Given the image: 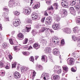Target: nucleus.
I'll use <instances>...</instances> for the list:
<instances>
[{
    "label": "nucleus",
    "instance_id": "f257e3e1",
    "mask_svg": "<svg viewBox=\"0 0 80 80\" xmlns=\"http://www.w3.org/2000/svg\"><path fill=\"white\" fill-rule=\"evenodd\" d=\"M41 78H42L44 80H47L49 79L50 77L48 74L43 73L42 74Z\"/></svg>",
    "mask_w": 80,
    "mask_h": 80
},
{
    "label": "nucleus",
    "instance_id": "f03ea898",
    "mask_svg": "<svg viewBox=\"0 0 80 80\" xmlns=\"http://www.w3.org/2000/svg\"><path fill=\"white\" fill-rule=\"evenodd\" d=\"M61 5H62V7L64 8H66L68 7V2L65 0L62 1L61 2Z\"/></svg>",
    "mask_w": 80,
    "mask_h": 80
},
{
    "label": "nucleus",
    "instance_id": "7ed1b4c3",
    "mask_svg": "<svg viewBox=\"0 0 80 80\" xmlns=\"http://www.w3.org/2000/svg\"><path fill=\"white\" fill-rule=\"evenodd\" d=\"M67 62L69 65H73V59L72 58H68L67 59Z\"/></svg>",
    "mask_w": 80,
    "mask_h": 80
},
{
    "label": "nucleus",
    "instance_id": "20e7f679",
    "mask_svg": "<svg viewBox=\"0 0 80 80\" xmlns=\"http://www.w3.org/2000/svg\"><path fill=\"white\" fill-rule=\"evenodd\" d=\"M14 20L15 21L14 22L13 25L14 26H15V27H17V26L20 24V22L18 19H14Z\"/></svg>",
    "mask_w": 80,
    "mask_h": 80
},
{
    "label": "nucleus",
    "instance_id": "39448f33",
    "mask_svg": "<svg viewBox=\"0 0 80 80\" xmlns=\"http://www.w3.org/2000/svg\"><path fill=\"white\" fill-rule=\"evenodd\" d=\"M69 10L70 13L75 16V9H74V8L73 7H70L69 8Z\"/></svg>",
    "mask_w": 80,
    "mask_h": 80
},
{
    "label": "nucleus",
    "instance_id": "423d86ee",
    "mask_svg": "<svg viewBox=\"0 0 80 80\" xmlns=\"http://www.w3.org/2000/svg\"><path fill=\"white\" fill-rule=\"evenodd\" d=\"M39 15H38V14L33 13L32 14V19L33 20H37V17Z\"/></svg>",
    "mask_w": 80,
    "mask_h": 80
},
{
    "label": "nucleus",
    "instance_id": "0eeeda50",
    "mask_svg": "<svg viewBox=\"0 0 80 80\" xmlns=\"http://www.w3.org/2000/svg\"><path fill=\"white\" fill-rule=\"evenodd\" d=\"M14 77L16 78H19L20 77V74L18 72H15L14 73Z\"/></svg>",
    "mask_w": 80,
    "mask_h": 80
},
{
    "label": "nucleus",
    "instance_id": "6e6552de",
    "mask_svg": "<svg viewBox=\"0 0 80 80\" xmlns=\"http://www.w3.org/2000/svg\"><path fill=\"white\" fill-rule=\"evenodd\" d=\"M47 20L48 21H46L45 22V23L46 25H50L51 23V21H52V19H51V18L49 17L47 18Z\"/></svg>",
    "mask_w": 80,
    "mask_h": 80
},
{
    "label": "nucleus",
    "instance_id": "1a4fd4ad",
    "mask_svg": "<svg viewBox=\"0 0 80 80\" xmlns=\"http://www.w3.org/2000/svg\"><path fill=\"white\" fill-rule=\"evenodd\" d=\"M53 54L57 56L59 55V54H60V52L58 51V50L57 48H55L53 50Z\"/></svg>",
    "mask_w": 80,
    "mask_h": 80
},
{
    "label": "nucleus",
    "instance_id": "9d476101",
    "mask_svg": "<svg viewBox=\"0 0 80 80\" xmlns=\"http://www.w3.org/2000/svg\"><path fill=\"white\" fill-rule=\"evenodd\" d=\"M79 30H80V29L78 26H76L74 27L73 29V32L75 33H78Z\"/></svg>",
    "mask_w": 80,
    "mask_h": 80
},
{
    "label": "nucleus",
    "instance_id": "9b49d317",
    "mask_svg": "<svg viewBox=\"0 0 80 80\" xmlns=\"http://www.w3.org/2000/svg\"><path fill=\"white\" fill-rule=\"evenodd\" d=\"M41 60L42 62L46 63L47 62V57L45 55H43L42 57Z\"/></svg>",
    "mask_w": 80,
    "mask_h": 80
},
{
    "label": "nucleus",
    "instance_id": "f8f14e48",
    "mask_svg": "<svg viewBox=\"0 0 80 80\" xmlns=\"http://www.w3.org/2000/svg\"><path fill=\"white\" fill-rule=\"evenodd\" d=\"M52 28L54 30H57L60 28V25L58 24H53L52 26Z\"/></svg>",
    "mask_w": 80,
    "mask_h": 80
},
{
    "label": "nucleus",
    "instance_id": "ddd939ff",
    "mask_svg": "<svg viewBox=\"0 0 80 80\" xmlns=\"http://www.w3.org/2000/svg\"><path fill=\"white\" fill-rule=\"evenodd\" d=\"M72 38L73 41L75 42H80V37H75V36H72Z\"/></svg>",
    "mask_w": 80,
    "mask_h": 80
},
{
    "label": "nucleus",
    "instance_id": "4468645a",
    "mask_svg": "<svg viewBox=\"0 0 80 80\" xmlns=\"http://www.w3.org/2000/svg\"><path fill=\"white\" fill-rule=\"evenodd\" d=\"M2 15H3L5 19L6 20H9V18L8 16V13L6 12H4Z\"/></svg>",
    "mask_w": 80,
    "mask_h": 80
},
{
    "label": "nucleus",
    "instance_id": "2eb2a0df",
    "mask_svg": "<svg viewBox=\"0 0 80 80\" xmlns=\"http://www.w3.org/2000/svg\"><path fill=\"white\" fill-rule=\"evenodd\" d=\"M51 79L52 80H59L60 76L58 75L53 76L51 77Z\"/></svg>",
    "mask_w": 80,
    "mask_h": 80
},
{
    "label": "nucleus",
    "instance_id": "dca6fc26",
    "mask_svg": "<svg viewBox=\"0 0 80 80\" xmlns=\"http://www.w3.org/2000/svg\"><path fill=\"white\" fill-rule=\"evenodd\" d=\"M64 31L65 33L68 34L70 33L72 31L71 30V29H70L69 28H65Z\"/></svg>",
    "mask_w": 80,
    "mask_h": 80
},
{
    "label": "nucleus",
    "instance_id": "f3484780",
    "mask_svg": "<svg viewBox=\"0 0 80 80\" xmlns=\"http://www.w3.org/2000/svg\"><path fill=\"white\" fill-rule=\"evenodd\" d=\"M67 10H63V13L61 15L62 17L63 18L64 17L67 16Z\"/></svg>",
    "mask_w": 80,
    "mask_h": 80
},
{
    "label": "nucleus",
    "instance_id": "a211bd4d",
    "mask_svg": "<svg viewBox=\"0 0 80 80\" xmlns=\"http://www.w3.org/2000/svg\"><path fill=\"white\" fill-rule=\"evenodd\" d=\"M45 27V25L43 24V25H41L40 24H38L37 26H36V28H41L42 27Z\"/></svg>",
    "mask_w": 80,
    "mask_h": 80
},
{
    "label": "nucleus",
    "instance_id": "6ab92c4d",
    "mask_svg": "<svg viewBox=\"0 0 80 80\" xmlns=\"http://www.w3.org/2000/svg\"><path fill=\"white\" fill-rule=\"evenodd\" d=\"M52 42L53 43H55L56 45H58L59 40L57 39H52Z\"/></svg>",
    "mask_w": 80,
    "mask_h": 80
},
{
    "label": "nucleus",
    "instance_id": "aec40b11",
    "mask_svg": "<svg viewBox=\"0 0 80 80\" xmlns=\"http://www.w3.org/2000/svg\"><path fill=\"white\" fill-rule=\"evenodd\" d=\"M51 50V48H47L45 49V52H46L47 53H50Z\"/></svg>",
    "mask_w": 80,
    "mask_h": 80
},
{
    "label": "nucleus",
    "instance_id": "412c9836",
    "mask_svg": "<svg viewBox=\"0 0 80 80\" xmlns=\"http://www.w3.org/2000/svg\"><path fill=\"white\" fill-rule=\"evenodd\" d=\"M72 55L74 57V58H75V59H77V58L78 57V54L75 52H73L72 54Z\"/></svg>",
    "mask_w": 80,
    "mask_h": 80
},
{
    "label": "nucleus",
    "instance_id": "4be33fe9",
    "mask_svg": "<svg viewBox=\"0 0 80 80\" xmlns=\"http://www.w3.org/2000/svg\"><path fill=\"white\" fill-rule=\"evenodd\" d=\"M33 47H34V48L35 49H36V50H37V49H38V48H39V46L38 44L35 43L33 45Z\"/></svg>",
    "mask_w": 80,
    "mask_h": 80
},
{
    "label": "nucleus",
    "instance_id": "5701e85b",
    "mask_svg": "<svg viewBox=\"0 0 80 80\" xmlns=\"http://www.w3.org/2000/svg\"><path fill=\"white\" fill-rule=\"evenodd\" d=\"M25 12L26 13L27 15H29L31 12V9H25Z\"/></svg>",
    "mask_w": 80,
    "mask_h": 80
},
{
    "label": "nucleus",
    "instance_id": "b1692460",
    "mask_svg": "<svg viewBox=\"0 0 80 80\" xmlns=\"http://www.w3.org/2000/svg\"><path fill=\"white\" fill-rule=\"evenodd\" d=\"M59 66H58L56 65L54 66L53 68V70L55 71V72H57L58 70L59 69Z\"/></svg>",
    "mask_w": 80,
    "mask_h": 80
},
{
    "label": "nucleus",
    "instance_id": "393cba45",
    "mask_svg": "<svg viewBox=\"0 0 80 80\" xmlns=\"http://www.w3.org/2000/svg\"><path fill=\"white\" fill-rule=\"evenodd\" d=\"M14 3H15V2H9L8 6L9 7H13L15 6Z\"/></svg>",
    "mask_w": 80,
    "mask_h": 80
},
{
    "label": "nucleus",
    "instance_id": "a878e982",
    "mask_svg": "<svg viewBox=\"0 0 80 80\" xmlns=\"http://www.w3.org/2000/svg\"><path fill=\"white\" fill-rule=\"evenodd\" d=\"M18 37L19 38H20V40H23V34L22 33L19 34Z\"/></svg>",
    "mask_w": 80,
    "mask_h": 80
},
{
    "label": "nucleus",
    "instance_id": "bb28decb",
    "mask_svg": "<svg viewBox=\"0 0 80 80\" xmlns=\"http://www.w3.org/2000/svg\"><path fill=\"white\" fill-rule=\"evenodd\" d=\"M62 68L66 72H65L66 73V72H68V67L67 66H62Z\"/></svg>",
    "mask_w": 80,
    "mask_h": 80
},
{
    "label": "nucleus",
    "instance_id": "cd10ccee",
    "mask_svg": "<svg viewBox=\"0 0 80 80\" xmlns=\"http://www.w3.org/2000/svg\"><path fill=\"white\" fill-rule=\"evenodd\" d=\"M45 27H43L39 31V33H43L45 32Z\"/></svg>",
    "mask_w": 80,
    "mask_h": 80
},
{
    "label": "nucleus",
    "instance_id": "c85d7f7f",
    "mask_svg": "<svg viewBox=\"0 0 80 80\" xmlns=\"http://www.w3.org/2000/svg\"><path fill=\"white\" fill-rule=\"evenodd\" d=\"M2 46L3 48H6V47H9V46H8V44H7V43H3L2 44Z\"/></svg>",
    "mask_w": 80,
    "mask_h": 80
},
{
    "label": "nucleus",
    "instance_id": "c756f323",
    "mask_svg": "<svg viewBox=\"0 0 80 80\" xmlns=\"http://www.w3.org/2000/svg\"><path fill=\"white\" fill-rule=\"evenodd\" d=\"M21 70L22 72H26V71L27 70V68H26L22 67Z\"/></svg>",
    "mask_w": 80,
    "mask_h": 80
},
{
    "label": "nucleus",
    "instance_id": "7c9ffc66",
    "mask_svg": "<svg viewBox=\"0 0 80 80\" xmlns=\"http://www.w3.org/2000/svg\"><path fill=\"white\" fill-rule=\"evenodd\" d=\"M70 3L71 5H74L76 4V1L75 0H73L72 1V2H71Z\"/></svg>",
    "mask_w": 80,
    "mask_h": 80
},
{
    "label": "nucleus",
    "instance_id": "2f4dec72",
    "mask_svg": "<svg viewBox=\"0 0 80 80\" xmlns=\"http://www.w3.org/2000/svg\"><path fill=\"white\" fill-rule=\"evenodd\" d=\"M54 7L56 8V10L58 9V3H54Z\"/></svg>",
    "mask_w": 80,
    "mask_h": 80
},
{
    "label": "nucleus",
    "instance_id": "473e14b6",
    "mask_svg": "<svg viewBox=\"0 0 80 80\" xmlns=\"http://www.w3.org/2000/svg\"><path fill=\"white\" fill-rule=\"evenodd\" d=\"M55 20L57 22L60 21V18L58 15H56V16L55 17Z\"/></svg>",
    "mask_w": 80,
    "mask_h": 80
},
{
    "label": "nucleus",
    "instance_id": "72a5a7b5",
    "mask_svg": "<svg viewBox=\"0 0 80 80\" xmlns=\"http://www.w3.org/2000/svg\"><path fill=\"white\" fill-rule=\"evenodd\" d=\"M32 34H36V33H38V32H37V30L35 29L32 30Z\"/></svg>",
    "mask_w": 80,
    "mask_h": 80
},
{
    "label": "nucleus",
    "instance_id": "f704fd0d",
    "mask_svg": "<svg viewBox=\"0 0 80 80\" xmlns=\"http://www.w3.org/2000/svg\"><path fill=\"white\" fill-rule=\"evenodd\" d=\"M30 30H31V28H28L27 27H26V28L25 29L26 32H29L30 31Z\"/></svg>",
    "mask_w": 80,
    "mask_h": 80
},
{
    "label": "nucleus",
    "instance_id": "c9c22d12",
    "mask_svg": "<svg viewBox=\"0 0 80 80\" xmlns=\"http://www.w3.org/2000/svg\"><path fill=\"white\" fill-rule=\"evenodd\" d=\"M42 43L43 44H46L47 43V40L45 39H42Z\"/></svg>",
    "mask_w": 80,
    "mask_h": 80
},
{
    "label": "nucleus",
    "instance_id": "e433bc0d",
    "mask_svg": "<svg viewBox=\"0 0 80 80\" xmlns=\"http://www.w3.org/2000/svg\"><path fill=\"white\" fill-rule=\"evenodd\" d=\"M14 50L16 51H18L19 50V46H16L14 47Z\"/></svg>",
    "mask_w": 80,
    "mask_h": 80
},
{
    "label": "nucleus",
    "instance_id": "4c0bfd02",
    "mask_svg": "<svg viewBox=\"0 0 80 80\" xmlns=\"http://www.w3.org/2000/svg\"><path fill=\"white\" fill-rule=\"evenodd\" d=\"M29 60L30 61H31L32 62H34V58H33V57L31 56L30 58H29Z\"/></svg>",
    "mask_w": 80,
    "mask_h": 80
},
{
    "label": "nucleus",
    "instance_id": "58836bf2",
    "mask_svg": "<svg viewBox=\"0 0 80 80\" xmlns=\"http://www.w3.org/2000/svg\"><path fill=\"white\" fill-rule=\"evenodd\" d=\"M28 38H26L25 39L24 41H23V44H26V43H27V42H28Z\"/></svg>",
    "mask_w": 80,
    "mask_h": 80
},
{
    "label": "nucleus",
    "instance_id": "ea45409f",
    "mask_svg": "<svg viewBox=\"0 0 80 80\" xmlns=\"http://www.w3.org/2000/svg\"><path fill=\"white\" fill-rule=\"evenodd\" d=\"M76 23L77 25H80V18H78V20L76 21Z\"/></svg>",
    "mask_w": 80,
    "mask_h": 80
},
{
    "label": "nucleus",
    "instance_id": "a19ab883",
    "mask_svg": "<svg viewBox=\"0 0 80 80\" xmlns=\"http://www.w3.org/2000/svg\"><path fill=\"white\" fill-rule=\"evenodd\" d=\"M40 7V5L39 4H36L34 6L33 8L34 9L35 8H39Z\"/></svg>",
    "mask_w": 80,
    "mask_h": 80
},
{
    "label": "nucleus",
    "instance_id": "79ce46f5",
    "mask_svg": "<svg viewBox=\"0 0 80 80\" xmlns=\"http://www.w3.org/2000/svg\"><path fill=\"white\" fill-rule=\"evenodd\" d=\"M5 68L6 69H9V68H10V64L8 63L7 64Z\"/></svg>",
    "mask_w": 80,
    "mask_h": 80
},
{
    "label": "nucleus",
    "instance_id": "37998d69",
    "mask_svg": "<svg viewBox=\"0 0 80 80\" xmlns=\"http://www.w3.org/2000/svg\"><path fill=\"white\" fill-rule=\"evenodd\" d=\"M75 68H76V69H77V68L76 67H75L74 68H72L71 69V71L72 72H76V70L75 69Z\"/></svg>",
    "mask_w": 80,
    "mask_h": 80
},
{
    "label": "nucleus",
    "instance_id": "c03bdc74",
    "mask_svg": "<svg viewBox=\"0 0 80 80\" xmlns=\"http://www.w3.org/2000/svg\"><path fill=\"white\" fill-rule=\"evenodd\" d=\"M5 74V72H0V75H1V77L4 76Z\"/></svg>",
    "mask_w": 80,
    "mask_h": 80
},
{
    "label": "nucleus",
    "instance_id": "a18cd8bd",
    "mask_svg": "<svg viewBox=\"0 0 80 80\" xmlns=\"http://www.w3.org/2000/svg\"><path fill=\"white\" fill-rule=\"evenodd\" d=\"M53 10V7H52V6H51L48 7L47 9V11H48V10Z\"/></svg>",
    "mask_w": 80,
    "mask_h": 80
},
{
    "label": "nucleus",
    "instance_id": "49530a36",
    "mask_svg": "<svg viewBox=\"0 0 80 80\" xmlns=\"http://www.w3.org/2000/svg\"><path fill=\"white\" fill-rule=\"evenodd\" d=\"M75 7L76 10H79V8H80V7L78 6V5H76L75 6Z\"/></svg>",
    "mask_w": 80,
    "mask_h": 80
},
{
    "label": "nucleus",
    "instance_id": "de8ad7c7",
    "mask_svg": "<svg viewBox=\"0 0 80 80\" xmlns=\"http://www.w3.org/2000/svg\"><path fill=\"white\" fill-rule=\"evenodd\" d=\"M14 14L16 15H18L20 14V12L18 11H16L15 12H14Z\"/></svg>",
    "mask_w": 80,
    "mask_h": 80
},
{
    "label": "nucleus",
    "instance_id": "09e8293b",
    "mask_svg": "<svg viewBox=\"0 0 80 80\" xmlns=\"http://www.w3.org/2000/svg\"><path fill=\"white\" fill-rule=\"evenodd\" d=\"M9 42L11 45H13V40H12V39H9Z\"/></svg>",
    "mask_w": 80,
    "mask_h": 80
},
{
    "label": "nucleus",
    "instance_id": "8fccbe9b",
    "mask_svg": "<svg viewBox=\"0 0 80 80\" xmlns=\"http://www.w3.org/2000/svg\"><path fill=\"white\" fill-rule=\"evenodd\" d=\"M4 11L5 12H6V13H8V12L9 10L7 8H4Z\"/></svg>",
    "mask_w": 80,
    "mask_h": 80
},
{
    "label": "nucleus",
    "instance_id": "3c124183",
    "mask_svg": "<svg viewBox=\"0 0 80 80\" xmlns=\"http://www.w3.org/2000/svg\"><path fill=\"white\" fill-rule=\"evenodd\" d=\"M61 44L62 45H64V44H65V41H64V40L63 39L61 40Z\"/></svg>",
    "mask_w": 80,
    "mask_h": 80
},
{
    "label": "nucleus",
    "instance_id": "603ef678",
    "mask_svg": "<svg viewBox=\"0 0 80 80\" xmlns=\"http://www.w3.org/2000/svg\"><path fill=\"white\" fill-rule=\"evenodd\" d=\"M34 39L32 38V39H30V42H31V43H33V42H34Z\"/></svg>",
    "mask_w": 80,
    "mask_h": 80
},
{
    "label": "nucleus",
    "instance_id": "864d4df0",
    "mask_svg": "<svg viewBox=\"0 0 80 80\" xmlns=\"http://www.w3.org/2000/svg\"><path fill=\"white\" fill-rule=\"evenodd\" d=\"M50 2H51V0H47V1H46V3L48 4V5H50Z\"/></svg>",
    "mask_w": 80,
    "mask_h": 80
},
{
    "label": "nucleus",
    "instance_id": "5fc2aeb1",
    "mask_svg": "<svg viewBox=\"0 0 80 80\" xmlns=\"http://www.w3.org/2000/svg\"><path fill=\"white\" fill-rule=\"evenodd\" d=\"M16 67V63H14L12 64V68H15Z\"/></svg>",
    "mask_w": 80,
    "mask_h": 80
},
{
    "label": "nucleus",
    "instance_id": "6e6d98bb",
    "mask_svg": "<svg viewBox=\"0 0 80 80\" xmlns=\"http://www.w3.org/2000/svg\"><path fill=\"white\" fill-rule=\"evenodd\" d=\"M35 71H33V75L32 76V78H34L35 76Z\"/></svg>",
    "mask_w": 80,
    "mask_h": 80
},
{
    "label": "nucleus",
    "instance_id": "4d7b16f0",
    "mask_svg": "<svg viewBox=\"0 0 80 80\" xmlns=\"http://www.w3.org/2000/svg\"><path fill=\"white\" fill-rule=\"evenodd\" d=\"M3 63L0 62V67L2 68V67H3Z\"/></svg>",
    "mask_w": 80,
    "mask_h": 80
},
{
    "label": "nucleus",
    "instance_id": "13d9d810",
    "mask_svg": "<svg viewBox=\"0 0 80 80\" xmlns=\"http://www.w3.org/2000/svg\"><path fill=\"white\" fill-rule=\"evenodd\" d=\"M47 10L44 12V15H45V16H48V13H47Z\"/></svg>",
    "mask_w": 80,
    "mask_h": 80
},
{
    "label": "nucleus",
    "instance_id": "bf43d9fd",
    "mask_svg": "<svg viewBox=\"0 0 80 80\" xmlns=\"http://www.w3.org/2000/svg\"><path fill=\"white\" fill-rule=\"evenodd\" d=\"M61 72H62V70L61 69H60L59 70L57 71V72L59 74Z\"/></svg>",
    "mask_w": 80,
    "mask_h": 80
},
{
    "label": "nucleus",
    "instance_id": "052dcab7",
    "mask_svg": "<svg viewBox=\"0 0 80 80\" xmlns=\"http://www.w3.org/2000/svg\"><path fill=\"white\" fill-rule=\"evenodd\" d=\"M28 23H32V22L31 20L29 19L28 21Z\"/></svg>",
    "mask_w": 80,
    "mask_h": 80
},
{
    "label": "nucleus",
    "instance_id": "680f3d73",
    "mask_svg": "<svg viewBox=\"0 0 80 80\" xmlns=\"http://www.w3.org/2000/svg\"><path fill=\"white\" fill-rule=\"evenodd\" d=\"M38 68L40 69H42L43 68V67H42V66L41 65H39L38 66Z\"/></svg>",
    "mask_w": 80,
    "mask_h": 80
},
{
    "label": "nucleus",
    "instance_id": "e2e57ef3",
    "mask_svg": "<svg viewBox=\"0 0 80 80\" xmlns=\"http://www.w3.org/2000/svg\"><path fill=\"white\" fill-rule=\"evenodd\" d=\"M45 30H46V31H47V32H48V30H50V29L48 28H45Z\"/></svg>",
    "mask_w": 80,
    "mask_h": 80
},
{
    "label": "nucleus",
    "instance_id": "0e129e2a",
    "mask_svg": "<svg viewBox=\"0 0 80 80\" xmlns=\"http://www.w3.org/2000/svg\"><path fill=\"white\" fill-rule=\"evenodd\" d=\"M9 58L10 60H12V55H10L9 56Z\"/></svg>",
    "mask_w": 80,
    "mask_h": 80
},
{
    "label": "nucleus",
    "instance_id": "69168bd1",
    "mask_svg": "<svg viewBox=\"0 0 80 80\" xmlns=\"http://www.w3.org/2000/svg\"><path fill=\"white\" fill-rule=\"evenodd\" d=\"M32 46H30L28 48V50H30V49H32Z\"/></svg>",
    "mask_w": 80,
    "mask_h": 80
},
{
    "label": "nucleus",
    "instance_id": "338daca9",
    "mask_svg": "<svg viewBox=\"0 0 80 80\" xmlns=\"http://www.w3.org/2000/svg\"><path fill=\"white\" fill-rule=\"evenodd\" d=\"M44 21H45V18H42L41 20V22H44Z\"/></svg>",
    "mask_w": 80,
    "mask_h": 80
},
{
    "label": "nucleus",
    "instance_id": "774afa93",
    "mask_svg": "<svg viewBox=\"0 0 80 80\" xmlns=\"http://www.w3.org/2000/svg\"><path fill=\"white\" fill-rule=\"evenodd\" d=\"M50 46H52L53 44L52 42H50L49 44Z\"/></svg>",
    "mask_w": 80,
    "mask_h": 80
}]
</instances>
